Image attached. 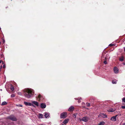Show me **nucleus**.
<instances>
[{
	"mask_svg": "<svg viewBox=\"0 0 125 125\" xmlns=\"http://www.w3.org/2000/svg\"><path fill=\"white\" fill-rule=\"evenodd\" d=\"M24 95L25 97L30 98L34 94V91L32 89H26L23 91Z\"/></svg>",
	"mask_w": 125,
	"mask_h": 125,
	"instance_id": "nucleus-1",
	"label": "nucleus"
},
{
	"mask_svg": "<svg viewBox=\"0 0 125 125\" xmlns=\"http://www.w3.org/2000/svg\"><path fill=\"white\" fill-rule=\"evenodd\" d=\"M8 118L13 121H17V118L13 115H11L8 117Z\"/></svg>",
	"mask_w": 125,
	"mask_h": 125,
	"instance_id": "nucleus-2",
	"label": "nucleus"
},
{
	"mask_svg": "<svg viewBox=\"0 0 125 125\" xmlns=\"http://www.w3.org/2000/svg\"><path fill=\"white\" fill-rule=\"evenodd\" d=\"M67 113L66 112L61 113L60 114V118H61L64 119L67 116Z\"/></svg>",
	"mask_w": 125,
	"mask_h": 125,
	"instance_id": "nucleus-3",
	"label": "nucleus"
},
{
	"mask_svg": "<svg viewBox=\"0 0 125 125\" xmlns=\"http://www.w3.org/2000/svg\"><path fill=\"white\" fill-rule=\"evenodd\" d=\"M89 117L87 116L83 117L82 118V120L85 122H87L89 120Z\"/></svg>",
	"mask_w": 125,
	"mask_h": 125,
	"instance_id": "nucleus-4",
	"label": "nucleus"
},
{
	"mask_svg": "<svg viewBox=\"0 0 125 125\" xmlns=\"http://www.w3.org/2000/svg\"><path fill=\"white\" fill-rule=\"evenodd\" d=\"M114 73L116 74H117L119 72V69L116 67H114L113 69Z\"/></svg>",
	"mask_w": 125,
	"mask_h": 125,
	"instance_id": "nucleus-5",
	"label": "nucleus"
},
{
	"mask_svg": "<svg viewBox=\"0 0 125 125\" xmlns=\"http://www.w3.org/2000/svg\"><path fill=\"white\" fill-rule=\"evenodd\" d=\"M74 109V107L72 106L68 109V110L69 112H72L73 111Z\"/></svg>",
	"mask_w": 125,
	"mask_h": 125,
	"instance_id": "nucleus-6",
	"label": "nucleus"
},
{
	"mask_svg": "<svg viewBox=\"0 0 125 125\" xmlns=\"http://www.w3.org/2000/svg\"><path fill=\"white\" fill-rule=\"evenodd\" d=\"M99 116H100L103 118H107V116L104 114H101L99 115Z\"/></svg>",
	"mask_w": 125,
	"mask_h": 125,
	"instance_id": "nucleus-7",
	"label": "nucleus"
},
{
	"mask_svg": "<svg viewBox=\"0 0 125 125\" xmlns=\"http://www.w3.org/2000/svg\"><path fill=\"white\" fill-rule=\"evenodd\" d=\"M117 116V115L112 117L110 120L113 121H115L116 120V117Z\"/></svg>",
	"mask_w": 125,
	"mask_h": 125,
	"instance_id": "nucleus-8",
	"label": "nucleus"
},
{
	"mask_svg": "<svg viewBox=\"0 0 125 125\" xmlns=\"http://www.w3.org/2000/svg\"><path fill=\"white\" fill-rule=\"evenodd\" d=\"M41 106L42 108H44L46 107V105L45 103H42L41 104Z\"/></svg>",
	"mask_w": 125,
	"mask_h": 125,
	"instance_id": "nucleus-9",
	"label": "nucleus"
},
{
	"mask_svg": "<svg viewBox=\"0 0 125 125\" xmlns=\"http://www.w3.org/2000/svg\"><path fill=\"white\" fill-rule=\"evenodd\" d=\"M43 114L46 118H47L49 116V114L48 113L45 112Z\"/></svg>",
	"mask_w": 125,
	"mask_h": 125,
	"instance_id": "nucleus-10",
	"label": "nucleus"
},
{
	"mask_svg": "<svg viewBox=\"0 0 125 125\" xmlns=\"http://www.w3.org/2000/svg\"><path fill=\"white\" fill-rule=\"evenodd\" d=\"M69 120L68 119H66L63 122V123L65 125L68 122Z\"/></svg>",
	"mask_w": 125,
	"mask_h": 125,
	"instance_id": "nucleus-11",
	"label": "nucleus"
},
{
	"mask_svg": "<svg viewBox=\"0 0 125 125\" xmlns=\"http://www.w3.org/2000/svg\"><path fill=\"white\" fill-rule=\"evenodd\" d=\"M32 103L36 105L37 106H39V104L37 102L34 101L32 102Z\"/></svg>",
	"mask_w": 125,
	"mask_h": 125,
	"instance_id": "nucleus-12",
	"label": "nucleus"
},
{
	"mask_svg": "<svg viewBox=\"0 0 125 125\" xmlns=\"http://www.w3.org/2000/svg\"><path fill=\"white\" fill-rule=\"evenodd\" d=\"M24 103L26 105L31 106V104L30 103L25 102H24Z\"/></svg>",
	"mask_w": 125,
	"mask_h": 125,
	"instance_id": "nucleus-13",
	"label": "nucleus"
},
{
	"mask_svg": "<svg viewBox=\"0 0 125 125\" xmlns=\"http://www.w3.org/2000/svg\"><path fill=\"white\" fill-rule=\"evenodd\" d=\"M43 115L40 114L38 115V117L40 118H43Z\"/></svg>",
	"mask_w": 125,
	"mask_h": 125,
	"instance_id": "nucleus-14",
	"label": "nucleus"
},
{
	"mask_svg": "<svg viewBox=\"0 0 125 125\" xmlns=\"http://www.w3.org/2000/svg\"><path fill=\"white\" fill-rule=\"evenodd\" d=\"M105 124L104 122L102 121L100 122V123L97 125H104Z\"/></svg>",
	"mask_w": 125,
	"mask_h": 125,
	"instance_id": "nucleus-15",
	"label": "nucleus"
},
{
	"mask_svg": "<svg viewBox=\"0 0 125 125\" xmlns=\"http://www.w3.org/2000/svg\"><path fill=\"white\" fill-rule=\"evenodd\" d=\"M7 103L5 101L3 102L2 103L1 105H6L7 104Z\"/></svg>",
	"mask_w": 125,
	"mask_h": 125,
	"instance_id": "nucleus-16",
	"label": "nucleus"
},
{
	"mask_svg": "<svg viewBox=\"0 0 125 125\" xmlns=\"http://www.w3.org/2000/svg\"><path fill=\"white\" fill-rule=\"evenodd\" d=\"M117 81L116 80H113L112 81V83L113 84H116L117 83Z\"/></svg>",
	"mask_w": 125,
	"mask_h": 125,
	"instance_id": "nucleus-17",
	"label": "nucleus"
},
{
	"mask_svg": "<svg viewBox=\"0 0 125 125\" xmlns=\"http://www.w3.org/2000/svg\"><path fill=\"white\" fill-rule=\"evenodd\" d=\"M10 89H11V90L12 91H14V87H13V86L12 85L11 86Z\"/></svg>",
	"mask_w": 125,
	"mask_h": 125,
	"instance_id": "nucleus-18",
	"label": "nucleus"
},
{
	"mask_svg": "<svg viewBox=\"0 0 125 125\" xmlns=\"http://www.w3.org/2000/svg\"><path fill=\"white\" fill-rule=\"evenodd\" d=\"M42 97V96L40 94H39L37 97V98L38 97V98L40 99Z\"/></svg>",
	"mask_w": 125,
	"mask_h": 125,
	"instance_id": "nucleus-19",
	"label": "nucleus"
},
{
	"mask_svg": "<svg viewBox=\"0 0 125 125\" xmlns=\"http://www.w3.org/2000/svg\"><path fill=\"white\" fill-rule=\"evenodd\" d=\"M124 60L123 58L122 57L119 58V60L121 62H122Z\"/></svg>",
	"mask_w": 125,
	"mask_h": 125,
	"instance_id": "nucleus-20",
	"label": "nucleus"
},
{
	"mask_svg": "<svg viewBox=\"0 0 125 125\" xmlns=\"http://www.w3.org/2000/svg\"><path fill=\"white\" fill-rule=\"evenodd\" d=\"M77 114H74L73 115V116L74 118H75L76 117V115H77Z\"/></svg>",
	"mask_w": 125,
	"mask_h": 125,
	"instance_id": "nucleus-21",
	"label": "nucleus"
},
{
	"mask_svg": "<svg viewBox=\"0 0 125 125\" xmlns=\"http://www.w3.org/2000/svg\"><path fill=\"white\" fill-rule=\"evenodd\" d=\"M86 104L87 106H90V104L89 103H86Z\"/></svg>",
	"mask_w": 125,
	"mask_h": 125,
	"instance_id": "nucleus-22",
	"label": "nucleus"
},
{
	"mask_svg": "<svg viewBox=\"0 0 125 125\" xmlns=\"http://www.w3.org/2000/svg\"><path fill=\"white\" fill-rule=\"evenodd\" d=\"M122 101L125 103V97H124L122 99Z\"/></svg>",
	"mask_w": 125,
	"mask_h": 125,
	"instance_id": "nucleus-23",
	"label": "nucleus"
},
{
	"mask_svg": "<svg viewBox=\"0 0 125 125\" xmlns=\"http://www.w3.org/2000/svg\"><path fill=\"white\" fill-rule=\"evenodd\" d=\"M15 96V95H14V94H12L11 95V97H14Z\"/></svg>",
	"mask_w": 125,
	"mask_h": 125,
	"instance_id": "nucleus-24",
	"label": "nucleus"
},
{
	"mask_svg": "<svg viewBox=\"0 0 125 125\" xmlns=\"http://www.w3.org/2000/svg\"><path fill=\"white\" fill-rule=\"evenodd\" d=\"M121 108L123 109H125V106H121Z\"/></svg>",
	"mask_w": 125,
	"mask_h": 125,
	"instance_id": "nucleus-25",
	"label": "nucleus"
},
{
	"mask_svg": "<svg viewBox=\"0 0 125 125\" xmlns=\"http://www.w3.org/2000/svg\"><path fill=\"white\" fill-rule=\"evenodd\" d=\"M110 46H113L114 45V44H112V43H111V44H110L109 45Z\"/></svg>",
	"mask_w": 125,
	"mask_h": 125,
	"instance_id": "nucleus-26",
	"label": "nucleus"
},
{
	"mask_svg": "<svg viewBox=\"0 0 125 125\" xmlns=\"http://www.w3.org/2000/svg\"><path fill=\"white\" fill-rule=\"evenodd\" d=\"M81 100H82V99L80 97L79 98V101H78L79 103V102H80V101H79L80 100V101Z\"/></svg>",
	"mask_w": 125,
	"mask_h": 125,
	"instance_id": "nucleus-27",
	"label": "nucleus"
},
{
	"mask_svg": "<svg viewBox=\"0 0 125 125\" xmlns=\"http://www.w3.org/2000/svg\"><path fill=\"white\" fill-rule=\"evenodd\" d=\"M114 110L113 109H112L109 112H113L114 111Z\"/></svg>",
	"mask_w": 125,
	"mask_h": 125,
	"instance_id": "nucleus-28",
	"label": "nucleus"
},
{
	"mask_svg": "<svg viewBox=\"0 0 125 125\" xmlns=\"http://www.w3.org/2000/svg\"><path fill=\"white\" fill-rule=\"evenodd\" d=\"M3 68H5V64H4L3 65Z\"/></svg>",
	"mask_w": 125,
	"mask_h": 125,
	"instance_id": "nucleus-29",
	"label": "nucleus"
},
{
	"mask_svg": "<svg viewBox=\"0 0 125 125\" xmlns=\"http://www.w3.org/2000/svg\"><path fill=\"white\" fill-rule=\"evenodd\" d=\"M0 62H3L2 60H0Z\"/></svg>",
	"mask_w": 125,
	"mask_h": 125,
	"instance_id": "nucleus-30",
	"label": "nucleus"
},
{
	"mask_svg": "<svg viewBox=\"0 0 125 125\" xmlns=\"http://www.w3.org/2000/svg\"><path fill=\"white\" fill-rule=\"evenodd\" d=\"M18 106H19L21 107H22V105H20V104L18 105Z\"/></svg>",
	"mask_w": 125,
	"mask_h": 125,
	"instance_id": "nucleus-31",
	"label": "nucleus"
},
{
	"mask_svg": "<svg viewBox=\"0 0 125 125\" xmlns=\"http://www.w3.org/2000/svg\"><path fill=\"white\" fill-rule=\"evenodd\" d=\"M2 65L1 66H0V69L2 67Z\"/></svg>",
	"mask_w": 125,
	"mask_h": 125,
	"instance_id": "nucleus-32",
	"label": "nucleus"
},
{
	"mask_svg": "<svg viewBox=\"0 0 125 125\" xmlns=\"http://www.w3.org/2000/svg\"><path fill=\"white\" fill-rule=\"evenodd\" d=\"M122 63L123 65H125V63Z\"/></svg>",
	"mask_w": 125,
	"mask_h": 125,
	"instance_id": "nucleus-33",
	"label": "nucleus"
},
{
	"mask_svg": "<svg viewBox=\"0 0 125 125\" xmlns=\"http://www.w3.org/2000/svg\"><path fill=\"white\" fill-rule=\"evenodd\" d=\"M82 105H84V104H85L84 103H82Z\"/></svg>",
	"mask_w": 125,
	"mask_h": 125,
	"instance_id": "nucleus-34",
	"label": "nucleus"
},
{
	"mask_svg": "<svg viewBox=\"0 0 125 125\" xmlns=\"http://www.w3.org/2000/svg\"><path fill=\"white\" fill-rule=\"evenodd\" d=\"M122 125H125V122L123 123Z\"/></svg>",
	"mask_w": 125,
	"mask_h": 125,
	"instance_id": "nucleus-35",
	"label": "nucleus"
},
{
	"mask_svg": "<svg viewBox=\"0 0 125 125\" xmlns=\"http://www.w3.org/2000/svg\"><path fill=\"white\" fill-rule=\"evenodd\" d=\"M104 62H104H106V61H104V62Z\"/></svg>",
	"mask_w": 125,
	"mask_h": 125,
	"instance_id": "nucleus-36",
	"label": "nucleus"
},
{
	"mask_svg": "<svg viewBox=\"0 0 125 125\" xmlns=\"http://www.w3.org/2000/svg\"><path fill=\"white\" fill-rule=\"evenodd\" d=\"M124 51L125 52V47H124Z\"/></svg>",
	"mask_w": 125,
	"mask_h": 125,
	"instance_id": "nucleus-37",
	"label": "nucleus"
},
{
	"mask_svg": "<svg viewBox=\"0 0 125 125\" xmlns=\"http://www.w3.org/2000/svg\"><path fill=\"white\" fill-rule=\"evenodd\" d=\"M104 63L105 65L107 64V63Z\"/></svg>",
	"mask_w": 125,
	"mask_h": 125,
	"instance_id": "nucleus-38",
	"label": "nucleus"
},
{
	"mask_svg": "<svg viewBox=\"0 0 125 125\" xmlns=\"http://www.w3.org/2000/svg\"><path fill=\"white\" fill-rule=\"evenodd\" d=\"M19 94L21 95V93H19Z\"/></svg>",
	"mask_w": 125,
	"mask_h": 125,
	"instance_id": "nucleus-39",
	"label": "nucleus"
},
{
	"mask_svg": "<svg viewBox=\"0 0 125 125\" xmlns=\"http://www.w3.org/2000/svg\"><path fill=\"white\" fill-rule=\"evenodd\" d=\"M19 94L21 95V93H19Z\"/></svg>",
	"mask_w": 125,
	"mask_h": 125,
	"instance_id": "nucleus-40",
	"label": "nucleus"
},
{
	"mask_svg": "<svg viewBox=\"0 0 125 125\" xmlns=\"http://www.w3.org/2000/svg\"><path fill=\"white\" fill-rule=\"evenodd\" d=\"M0 44H1V42H0Z\"/></svg>",
	"mask_w": 125,
	"mask_h": 125,
	"instance_id": "nucleus-41",
	"label": "nucleus"
},
{
	"mask_svg": "<svg viewBox=\"0 0 125 125\" xmlns=\"http://www.w3.org/2000/svg\"><path fill=\"white\" fill-rule=\"evenodd\" d=\"M4 63H2V64H4Z\"/></svg>",
	"mask_w": 125,
	"mask_h": 125,
	"instance_id": "nucleus-42",
	"label": "nucleus"
},
{
	"mask_svg": "<svg viewBox=\"0 0 125 125\" xmlns=\"http://www.w3.org/2000/svg\"><path fill=\"white\" fill-rule=\"evenodd\" d=\"M77 100H78V98H77V99H76Z\"/></svg>",
	"mask_w": 125,
	"mask_h": 125,
	"instance_id": "nucleus-43",
	"label": "nucleus"
},
{
	"mask_svg": "<svg viewBox=\"0 0 125 125\" xmlns=\"http://www.w3.org/2000/svg\"><path fill=\"white\" fill-rule=\"evenodd\" d=\"M61 125H64L63 124H62Z\"/></svg>",
	"mask_w": 125,
	"mask_h": 125,
	"instance_id": "nucleus-44",
	"label": "nucleus"
},
{
	"mask_svg": "<svg viewBox=\"0 0 125 125\" xmlns=\"http://www.w3.org/2000/svg\"><path fill=\"white\" fill-rule=\"evenodd\" d=\"M5 42V41H3V42Z\"/></svg>",
	"mask_w": 125,
	"mask_h": 125,
	"instance_id": "nucleus-45",
	"label": "nucleus"
}]
</instances>
